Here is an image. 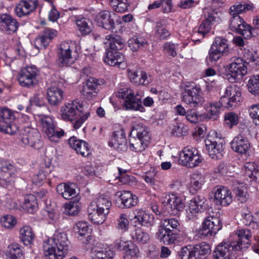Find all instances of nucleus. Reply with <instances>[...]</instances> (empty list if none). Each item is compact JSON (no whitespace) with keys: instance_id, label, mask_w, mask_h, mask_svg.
Here are the masks:
<instances>
[{"instance_id":"61","label":"nucleus","mask_w":259,"mask_h":259,"mask_svg":"<svg viewBox=\"0 0 259 259\" xmlns=\"http://www.w3.org/2000/svg\"><path fill=\"white\" fill-rule=\"evenodd\" d=\"M178 254L181 259H196L193 254L191 246L181 247L180 251H178Z\"/></svg>"},{"instance_id":"27","label":"nucleus","mask_w":259,"mask_h":259,"mask_svg":"<svg viewBox=\"0 0 259 259\" xmlns=\"http://www.w3.org/2000/svg\"><path fill=\"white\" fill-rule=\"evenodd\" d=\"M57 31L52 29L46 28L41 36L35 38L34 45L37 49H46L52 39L56 35Z\"/></svg>"},{"instance_id":"53","label":"nucleus","mask_w":259,"mask_h":259,"mask_svg":"<svg viewBox=\"0 0 259 259\" xmlns=\"http://www.w3.org/2000/svg\"><path fill=\"white\" fill-rule=\"evenodd\" d=\"M110 4L114 11L117 13L125 12L129 6L128 0H110Z\"/></svg>"},{"instance_id":"34","label":"nucleus","mask_w":259,"mask_h":259,"mask_svg":"<svg viewBox=\"0 0 259 259\" xmlns=\"http://www.w3.org/2000/svg\"><path fill=\"white\" fill-rule=\"evenodd\" d=\"M47 99L51 105H57L63 99V92L57 87H50L47 90Z\"/></svg>"},{"instance_id":"47","label":"nucleus","mask_w":259,"mask_h":259,"mask_svg":"<svg viewBox=\"0 0 259 259\" xmlns=\"http://www.w3.org/2000/svg\"><path fill=\"white\" fill-rule=\"evenodd\" d=\"M234 193L238 200L241 203L245 202L248 198L247 188L243 183H239L234 188Z\"/></svg>"},{"instance_id":"15","label":"nucleus","mask_w":259,"mask_h":259,"mask_svg":"<svg viewBox=\"0 0 259 259\" xmlns=\"http://www.w3.org/2000/svg\"><path fill=\"white\" fill-rule=\"evenodd\" d=\"M17 172L15 167L8 161H4L0 170V185L7 187L11 185L15 179Z\"/></svg>"},{"instance_id":"36","label":"nucleus","mask_w":259,"mask_h":259,"mask_svg":"<svg viewBox=\"0 0 259 259\" xmlns=\"http://www.w3.org/2000/svg\"><path fill=\"white\" fill-rule=\"evenodd\" d=\"M107 45L106 50L118 51L121 50L124 47L123 39L117 35H108L106 37Z\"/></svg>"},{"instance_id":"64","label":"nucleus","mask_w":259,"mask_h":259,"mask_svg":"<svg viewBox=\"0 0 259 259\" xmlns=\"http://www.w3.org/2000/svg\"><path fill=\"white\" fill-rule=\"evenodd\" d=\"M171 133L175 136L182 137L186 135L188 132L187 127L183 124L177 123L172 129Z\"/></svg>"},{"instance_id":"52","label":"nucleus","mask_w":259,"mask_h":259,"mask_svg":"<svg viewBox=\"0 0 259 259\" xmlns=\"http://www.w3.org/2000/svg\"><path fill=\"white\" fill-rule=\"evenodd\" d=\"M81 204L78 201H70L65 204V212L68 215L75 216L80 212Z\"/></svg>"},{"instance_id":"45","label":"nucleus","mask_w":259,"mask_h":259,"mask_svg":"<svg viewBox=\"0 0 259 259\" xmlns=\"http://www.w3.org/2000/svg\"><path fill=\"white\" fill-rule=\"evenodd\" d=\"M245 175L256 181L259 178V166L254 162H246L244 165Z\"/></svg>"},{"instance_id":"21","label":"nucleus","mask_w":259,"mask_h":259,"mask_svg":"<svg viewBox=\"0 0 259 259\" xmlns=\"http://www.w3.org/2000/svg\"><path fill=\"white\" fill-rule=\"evenodd\" d=\"M105 63L111 66H117L124 69L126 66L124 56L118 51L106 50V55L104 59Z\"/></svg>"},{"instance_id":"49","label":"nucleus","mask_w":259,"mask_h":259,"mask_svg":"<svg viewBox=\"0 0 259 259\" xmlns=\"http://www.w3.org/2000/svg\"><path fill=\"white\" fill-rule=\"evenodd\" d=\"M90 204H94L96 207L99 208L106 212L105 213H108L112 203L108 198L100 196L95 201L92 202Z\"/></svg>"},{"instance_id":"28","label":"nucleus","mask_w":259,"mask_h":259,"mask_svg":"<svg viewBox=\"0 0 259 259\" xmlns=\"http://www.w3.org/2000/svg\"><path fill=\"white\" fill-rule=\"evenodd\" d=\"M68 143L70 147L75 150L77 154L84 157L90 154V148L87 142L72 137L68 140Z\"/></svg>"},{"instance_id":"2","label":"nucleus","mask_w":259,"mask_h":259,"mask_svg":"<svg viewBox=\"0 0 259 259\" xmlns=\"http://www.w3.org/2000/svg\"><path fill=\"white\" fill-rule=\"evenodd\" d=\"M69 243L65 233L55 232L52 238L44 241V254L49 259H62L69 250Z\"/></svg>"},{"instance_id":"38","label":"nucleus","mask_w":259,"mask_h":259,"mask_svg":"<svg viewBox=\"0 0 259 259\" xmlns=\"http://www.w3.org/2000/svg\"><path fill=\"white\" fill-rule=\"evenodd\" d=\"M128 75L130 80L136 84L147 85L151 81V77L148 76L145 71H141L138 74L135 71L129 70Z\"/></svg>"},{"instance_id":"19","label":"nucleus","mask_w":259,"mask_h":259,"mask_svg":"<svg viewBox=\"0 0 259 259\" xmlns=\"http://www.w3.org/2000/svg\"><path fill=\"white\" fill-rule=\"evenodd\" d=\"M109 145L119 152L126 151L127 149V141L124 132L122 128L113 132Z\"/></svg>"},{"instance_id":"26","label":"nucleus","mask_w":259,"mask_h":259,"mask_svg":"<svg viewBox=\"0 0 259 259\" xmlns=\"http://www.w3.org/2000/svg\"><path fill=\"white\" fill-rule=\"evenodd\" d=\"M249 147L247 139L241 135L235 137L231 142V149L241 154H246Z\"/></svg>"},{"instance_id":"62","label":"nucleus","mask_w":259,"mask_h":259,"mask_svg":"<svg viewBox=\"0 0 259 259\" xmlns=\"http://www.w3.org/2000/svg\"><path fill=\"white\" fill-rule=\"evenodd\" d=\"M9 21L6 25L4 30L9 34L15 32L19 26V23L11 15L9 17Z\"/></svg>"},{"instance_id":"10","label":"nucleus","mask_w":259,"mask_h":259,"mask_svg":"<svg viewBox=\"0 0 259 259\" xmlns=\"http://www.w3.org/2000/svg\"><path fill=\"white\" fill-rule=\"evenodd\" d=\"M42 131L48 139L52 142L57 143L61 137L64 135V131L62 129L57 130L54 121L50 117L44 116L41 119Z\"/></svg>"},{"instance_id":"3","label":"nucleus","mask_w":259,"mask_h":259,"mask_svg":"<svg viewBox=\"0 0 259 259\" xmlns=\"http://www.w3.org/2000/svg\"><path fill=\"white\" fill-rule=\"evenodd\" d=\"M60 113L65 120H75L73 123L75 129L79 128L90 115L88 111H85L82 103L74 100L70 103L64 104L61 109Z\"/></svg>"},{"instance_id":"9","label":"nucleus","mask_w":259,"mask_h":259,"mask_svg":"<svg viewBox=\"0 0 259 259\" xmlns=\"http://www.w3.org/2000/svg\"><path fill=\"white\" fill-rule=\"evenodd\" d=\"M202 158L194 148H185L180 153L179 161L182 165L189 168H194L202 162Z\"/></svg>"},{"instance_id":"58","label":"nucleus","mask_w":259,"mask_h":259,"mask_svg":"<svg viewBox=\"0 0 259 259\" xmlns=\"http://www.w3.org/2000/svg\"><path fill=\"white\" fill-rule=\"evenodd\" d=\"M205 183V178L201 174H194L191 177V187L195 190L200 189Z\"/></svg>"},{"instance_id":"51","label":"nucleus","mask_w":259,"mask_h":259,"mask_svg":"<svg viewBox=\"0 0 259 259\" xmlns=\"http://www.w3.org/2000/svg\"><path fill=\"white\" fill-rule=\"evenodd\" d=\"M23 207L29 213H33L37 208L36 198L33 195H27L24 199Z\"/></svg>"},{"instance_id":"41","label":"nucleus","mask_w":259,"mask_h":259,"mask_svg":"<svg viewBox=\"0 0 259 259\" xmlns=\"http://www.w3.org/2000/svg\"><path fill=\"white\" fill-rule=\"evenodd\" d=\"M192 250L194 257L196 258L205 257L211 252V248L209 244L205 242H201L194 245L192 247Z\"/></svg>"},{"instance_id":"16","label":"nucleus","mask_w":259,"mask_h":259,"mask_svg":"<svg viewBox=\"0 0 259 259\" xmlns=\"http://www.w3.org/2000/svg\"><path fill=\"white\" fill-rule=\"evenodd\" d=\"M38 5L37 0H20L16 5L14 12L18 17L22 18L35 11Z\"/></svg>"},{"instance_id":"6","label":"nucleus","mask_w":259,"mask_h":259,"mask_svg":"<svg viewBox=\"0 0 259 259\" xmlns=\"http://www.w3.org/2000/svg\"><path fill=\"white\" fill-rule=\"evenodd\" d=\"M232 62L228 65L227 79L230 82L238 81L243 78L247 72L246 62L239 57L232 58Z\"/></svg>"},{"instance_id":"13","label":"nucleus","mask_w":259,"mask_h":259,"mask_svg":"<svg viewBox=\"0 0 259 259\" xmlns=\"http://www.w3.org/2000/svg\"><path fill=\"white\" fill-rule=\"evenodd\" d=\"M200 89L197 87H187L183 94V101L191 107L201 105L204 99L200 95Z\"/></svg>"},{"instance_id":"5","label":"nucleus","mask_w":259,"mask_h":259,"mask_svg":"<svg viewBox=\"0 0 259 259\" xmlns=\"http://www.w3.org/2000/svg\"><path fill=\"white\" fill-rule=\"evenodd\" d=\"M19 141L21 145L36 149H40L42 146L40 133L37 129L29 126H25L21 130Z\"/></svg>"},{"instance_id":"33","label":"nucleus","mask_w":259,"mask_h":259,"mask_svg":"<svg viewBox=\"0 0 259 259\" xmlns=\"http://www.w3.org/2000/svg\"><path fill=\"white\" fill-rule=\"evenodd\" d=\"M156 235L157 238L165 244H172L176 239V234L172 232V230L170 228L164 227L162 224L159 227Z\"/></svg>"},{"instance_id":"12","label":"nucleus","mask_w":259,"mask_h":259,"mask_svg":"<svg viewBox=\"0 0 259 259\" xmlns=\"http://www.w3.org/2000/svg\"><path fill=\"white\" fill-rule=\"evenodd\" d=\"M73 48V45L68 42L64 41L61 44L58 59V63L60 67L70 66L74 63Z\"/></svg>"},{"instance_id":"18","label":"nucleus","mask_w":259,"mask_h":259,"mask_svg":"<svg viewBox=\"0 0 259 259\" xmlns=\"http://www.w3.org/2000/svg\"><path fill=\"white\" fill-rule=\"evenodd\" d=\"M115 14L108 11H102L96 16L95 21L97 25L107 30L115 28L113 16Z\"/></svg>"},{"instance_id":"24","label":"nucleus","mask_w":259,"mask_h":259,"mask_svg":"<svg viewBox=\"0 0 259 259\" xmlns=\"http://www.w3.org/2000/svg\"><path fill=\"white\" fill-rule=\"evenodd\" d=\"M204 202L205 198L199 195L196 196L190 201L188 208L186 209L189 219H190L192 216L204 210L205 208Z\"/></svg>"},{"instance_id":"46","label":"nucleus","mask_w":259,"mask_h":259,"mask_svg":"<svg viewBox=\"0 0 259 259\" xmlns=\"http://www.w3.org/2000/svg\"><path fill=\"white\" fill-rule=\"evenodd\" d=\"M77 29L82 35H87L92 31V22L89 19L82 17L76 20Z\"/></svg>"},{"instance_id":"59","label":"nucleus","mask_w":259,"mask_h":259,"mask_svg":"<svg viewBox=\"0 0 259 259\" xmlns=\"http://www.w3.org/2000/svg\"><path fill=\"white\" fill-rule=\"evenodd\" d=\"M75 233L80 236H84L89 233V227L88 223L84 221H80L76 223L74 227Z\"/></svg>"},{"instance_id":"1","label":"nucleus","mask_w":259,"mask_h":259,"mask_svg":"<svg viewBox=\"0 0 259 259\" xmlns=\"http://www.w3.org/2000/svg\"><path fill=\"white\" fill-rule=\"evenodd\" d=\"M242 101L241 88L235 84H232L226 88L224 95L219 102L209 103L206 107V110L209 114V118L215 119L222 106L233 109L237 107Z\"/></svg>"},{"instance_id":"43","label":"nucleus","mask_w":259,"mask_h":259,"mask_svg":"<svg viewBox=\"0 0 259 259\" xmlns=\"http://www.w3.org/2000/svg\"><path fill=\"white\" fill-rule=\"evenodd\" d=\"M227 41L225 38L217 37L211 47L214 51H218L224 55H228L229 48Z\"/></svg>"},{"instance_id":"57","label":"nucleus","mask_w":259,"mask_h":259,"mask_svg":"<svg viewBox=\"0 0 259 259\" xmlns=\"http://www.w3.org/2000/svg\"><path fill=\"white\" fill-rule=\"evenodd\" d=\"M248 91L254 95H259V75H254L249 80L248 84Z\"/></svg>"},{"instance_id":"40","label":"nucleus","mask_w":259,"mask_h":259,"mask_svg":"<svg viewBox=\"0 0 259 259\" xmlns=\"http://www.w3.org/2000/svg\"><path fill=\"white\" fill-rule=\"evenodd\" d=\"M6 259H24L22 247L16 243L10 244L8 247Z\"/></svg>"},{"instance_id":"55","label":"nucleus","mask_w":259,"mask_h":259,"mask_svg":"<svg viewBox=\"0 0 259 259\" xmlns=\"http://www.w3.org/2000/svg\"><path fill=\"white\" fill-rule=\"evenodd\" d=\"M130 222L126 214L121 213L117 220L116 228L122 232H126L129 228Z\"/></svg>"},{"instance_id":"54","label":"nucleus","mask_w":259,"mask_h":259,"mask_svg":"<svg viewBox=\"0 0 259 259\" xmlns=\"http://www.w3.org/2000/svg\"><path fill=\"white\" fill-rule=\"evenodd\" d=\"M132 236L133 240L142 244H145L150 240L149 234L140 228L136 229L132 233Z\"/></svg>"},{"instance_id":"7","label":"nucleus","mask_w":259,"mask_h":259,"mask_svg":"<svg viewBox=\"0 0 259 259\" xmlns=\"http://www.w3.org/2000/svg\"><path fill=\"white\" fill-rule=\"evenodd\" d=\"M221 138L214 131L209 132L205 140V144L209 156L213 159H220L223 156L224 145Z\"/></svg>"},{"instance_id":"44","label":"nucleus","mask_w":259,"mask_h":259,"mask_svg":"<svg viewBox=\"0 0 259 259\" xmlns=\"http://www.w3.org/2000/svg\"><path fill=\"white\" fill-rule=\"evenodd\" d=\"M124 247V259H138L139 250L132 241H127Z\"/></svg>"},{"instance_id":"50","label":"nucleus","mask_w":259,"mask_h":259,"mask_svg":"<svg viewBox=\"0 0 259 259\" xmlns=\"http://www.w3.org/2000/svg\"><path fill=\"white\" fill-rule=\"evenodd\" d=\"M254 8L253 4L245 2H241L238 4L232 6L230 8V13L233 12L239 14L246 13L249 11H252Z\"/></svg>"},{"instance_id":"29","label":"nucleus","mask_w":259,"mask_h":259,"mask_svg":"<svg viewBox=\"0 0 259 259\" xmlns=\"http://www.w3.org/2000/svg\"><path fill=\"white\" fill-rule=\"evenodd\" d=\"M253 25L254 26L253 28L244 21V22L241 24L235 32L241 35L245 39L250 38L254 35L253 31L255 29H259V15L256 16L254 18Z\"/></svg>"},{"instance_id":"11","label":"nucleus","mask_w":259,"mask_h":259,"mask_svg":"<svg viewBox=\"0 0 259 259\" xmlns=\"http://www.w3.org/2000/svg\"><path fill=\"white\" fill-rule=\"evenodd\" d=\"M239 247L229 242L219 244L213 252L214 259H236Z\"/></svg>"},{"instance_id":"37","label":"nucleus","mask_w":259,"mask_h":259,"mask_svg":"<svg viewBox=\"0 0 259 259\" xmlns=\"http://www.w3.org/2000/svg\"><path fill=\"white\" fill-rule=\"evenodd\" d=\"M128 47L133 52L138 50H143L149 46L147 39L142 36H134L128 41Z\"/></svg>"},{"instance_id":"42","label":"nucleus","mask_w":259,"mask_h":259,"mask_svg":"<svg viewBox=\"0 0 259 259\" xmlns=\"http://www.w3.org/2000/svg\"><path fill=\"white\" fill-rule=\"evenodd\" d=\"M132 133L136 135V137L144 140L148 142L150 140L149 132L148 128L145 125L137 123L133 126Z\"/></svg>"},{"instance_id":"32","label":"nucleus","mask_w":259,"mask_h":259,"mask_svg":"<svg viewBox=\"0 0 259 259\" xmlns=\"http://www.w3.org/2000/svg\"><path fill=\"white\" fill-rule=\"evenodd\" d=\"M219 19L217 13L213 11L208 12L206 18L200 25L197 32L201 34L202 37L203 38L205 35L209 32L211 28V26L213 24L214 22L218 21Z\"/></svg>"},{"instance_id":"4","label":"nucleus","mask_w":259,"mask_h":259,"mask_svg":"<svg viewBox=\"0 0 259 259\" xmlns=\"http://www.w3.org/2000/svg\"><path fill=\"white\" fill-rule=\"evenodd\" d=\"M116 96L123 100V105L125 109L145 111V108L142 105V92H135L131 88H125L119 89Z\"/></svg>"},{"instance_id":"39","label":"nucleus","mask_w":259,"mask_h":259,"mask_svg":"<svg viewBox=\"0 0 259 259\" xmlns=\"http://www.w3.org/2000/svg\"><path fill=\"white\" fill-rule=\"evenodd\" d=\"M20 238L21 241L25 245H29L32 244L35 234L32 229L28 226H25L20 230Z\"/></svg>"},{"instance_id":"35","label":"nucleus","mask_w":259,"mask_h":259,"mask_svg":"<svg viewBox=\"0 0 259 259\" xmlns=\"http://www.w3.org/2000/svg\"><path fill=\"white\" fill-rule=\"evenodd\" d=\"M202 224L212 235L215 234L222 227L220 219L213 216L210 215L205 218Z\"/></svg>"},{"instance_id":"60","label":"nucleus","mask_w":259,"mask_h":259,"mask_svg":"<svg viewBox=\"0 0 259 259\" xmlns=\"http://www.w3.org/2000/svg\"><path fill=\"white\" fill-rule=\"evenodd\" d=\"M224 119L226 124L230 128L238 123L239 118L237 114L233 112H229L225 114Z\"/></svg>"},{"instance_id":"23","label":"nucleus","mask_w":259,"mask_h":259,"mask_svg":"<svg viewBox=\"0 0 259 259\" xmlns=\"http://www.w3.org/2000/svg\"><path fill=\"white\" fill-rule=\"evenodd\" d=\"M235 235L237 237L236 241L229 242L231 245L238 246L239 250L242 248H247L250 244V239L252 236V233L248 229H238L236 231Z\"/></svg>"},{"instance_id":"22","label":"nucleus","mask_w":259,"mask_h":259,"mask_svg":"<svg viewBox=\"0 0 259 259\" xmlns=\"http://www.w3.org/2000/svg\"><path fill=\"white\" fill-rule=\"evenodd\" d=\"M115 195L118 197V200L120 201V204L118 205L119 207L128 208L138 204L137 197L130 191L117 192Z\"/></svg>"},{"instance_id":"20","label":"nucleus","mask_w":259,"mask_h":259,"mask_svg":"<svg viewBox=\"0 0 259 259\" xmlns=\"http://www.w3.org/2000/svg\"><path fill=\"white\" fill-rule=\"evenodd\" d=\"M135 216L132 219L135 227L138 226L151 227L154 224V217L153 214L147 212L142 209H136Z\"/></svg>"},{"instance_id":"14","label":"nucleus","mask_w":259,"mask_h":259,"mask_svg":"<svg viewBox=\"0 0 259 259\" xmlns=\"http://www.w3.org/2000/svg\"><path fill=\"white\" fill-rule=\"evenodd\" d=\"M37 69L34 66H27L22 69L18 81L22 87L32 88L37 84Z\"/></svg>"},{"instance_id":"63","label":"nucleus","mask_w":259,"mask_h":259,"mask_svg":"<svg viewBox=\"0 0 259 259\" xmlns=\"http://www.w3.org/2000/svg\"><path fill=\"white\" fill-rule=\"evenodd\" d=\"M1 223L5 228H12L16 225V220L11 215H7L2 218Z\"/></svg>"},{"instance_id":"8","label":"nucleus","mask_w":259,"mask_h":259,"mask_svg":"<svg viewBox=\"0 0 259 259\" xmlns=\"http://www.w3.org/2000/svg\"><path fill=\"white\" fill-rule=\"evenodd\" d=\"M14 113L10 109H0V131L10 135L16 134L19 131L18 126L12 121L15 119Z\"/></svg>"},{"instance_id":"17","label":"nucleus","mask_w":259,"mask_h":259,"mask_svg":"<svg viewBox=\"0 0 259 259\" xmlns=\"http://www.w3.org/2000/svg\"><path fill=\"white\" fill-rule=\"evenodd\" d=\"M161 202L172 211H176L172 213L182 211L185 206L183 200L174 193L164 194L161 197Z\"/></svg>"},{"instance_id":"30","label":"nucleus","mask_w":259,"mask_h":259,"mask_svg":"<svg viewBox=\"0 0 259 259\" xmlns=\"http://www.w3.org/2000/svg\"><path fill=\"white\" fill-rule=\"evenodd\" d=\"M76 188V186L73 184L62 183L57 186L56 191L64 199L69 200L73 198L78 195Z\"/></svg>"},{"instance_id":"48","label":"nucleus","mask_w":259,"mask_h":259,"mask_svg":"<svg viewBox=\"0 0 259 259\" xmlns=\"http://www.w3.org/2000/svg\"><path fill=\"white\" fill-rule=\"evenodd\" d=\"M147 146V142L137 137H133L130 139V149L135 152H142Z\"/></svg>"},{"instance_id":"31","label":"nucleus","mask_w":259,"mask_h":259,"mask_svg":"<svg viewBox=\"0 0 259 259\" xmlns=\"http://www.w3.org/2000/svg\"><path fill=\"white\" fill-rule=\"evenodd\" d=\"M94 204H90L88 208L89 219L94 223L97 224H102L106 218L107 213L104 211L96 207Z\"/></svg>"},{"instance_id":"56","label":"nucleus","mask_w":259,"mask_h":259,"mask_svg":"<svg viewBox=\"0 0 259 259\" xmlns=\"http://www.w3.org/2000/svg\"><path fill=\"white\" fill-rule=\"evenodd\" d=\"M230 14L231 17L229 20V27L232 31L235 32L244 22V20L236 13L233 12Z\"/></svg>"},{"instance_id":"25","label":"nucleus","mask_w":259,"mask_h":259,"mask_svg":"<svg viewBox=\"0 0 259 259\" xmlns=\"http://www.w3.org/2000/svg\"><path fill=\"white\" fill-rule=\"evenodd\" d=\"M214 197L215 203L222 206H227L232 201L231 192L225 187L218 188L215 191Z\"/></svg>"}]
</instances>
